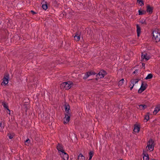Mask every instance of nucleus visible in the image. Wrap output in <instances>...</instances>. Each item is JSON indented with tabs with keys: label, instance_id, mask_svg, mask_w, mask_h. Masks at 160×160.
Listing matches in <instances>:
<instances>
[{
	"label": "nucleus",
	"instance_id": "f257e3e1",
	"mask_svg": "<svg viewBox=\"0 0 160 160\" xmlns=\"http://www.w3.org/2000/svg\"><path fill=\"white\" fill-rule=\"evenodd\" d=\"M152 38L156 42H158L160 40V30L156 29L152 32Z\"/></svg>",
	"mask_w": 160,
	"mask_h": 160
},
{
	"label": "nucleus",
	"instance_id": "f03ea898",
	"mask_svg": "<svg viewBox=\"0 0 160 160\" xmlns=\"http://www.w3.org/2000/svg\"><path fill=\"white\" fill-rule=\"evenodd\" d=\"M72 85V83L71 82H65L61 84V86L66 90H68L71 87Z\"/></svg>",
	"mask_w": 160,
	"mask_h": 160
},
{
	"label": "nucleus",
	"instance_id": "7ed1b4c3",
	"mask_svg": "<svg viewBox=\"0 0 160 160\" xmlns=\"http://www.w3.org/2000/svg\"><path fill=\"white\" fill-rule=\"evenodd\" d=\"M147 148L148 150L152 151L153 150L154 145L152 139H150L148 142Z\"/></svg>",
	"mask_w": 160,
	"mask_h": 160
},
{
	"label": "nucleus",
	"instance_id": "20e7f679",
	"mask_svg": "<svg viewBox=\"0 0 160 160\" xmlns=\"http://www.w3.org/2000/svg\"><path fill=\"white\" fill-rule=\"evenodd\" d=\"M147 86V84L145 83H144L143 81H142L141 87L138 90V92L139 93H141L142 92L146 89Z\"/></svg>",
	"mask_w": 160,
	"mask_h": 160
},
{
	"label": "nucleus",
	"instance_id": "39448f33",
	"mask_svg": "<svg viewBox=\"0 0 160 160\" xmlns=\"http://www.w3.org/2000/svg\"><path fill=\"white\" fill-rule=\"evenodd\" d=\"M106 75V72L103 70H101L97 75L98 78H103Z\"/></svg>",
	"mask_w": 160,
	"mask_h": 160
},
{
	"label": "nucleus",
	"instance_id": "423d86ee",
	"mask_svg": "<svg viewBox=\"0 0 160 160\" xmlns=\"http://www.w3.org/2000/svg\"><path fill=\"white\" fill-rule=\"evenodd\" d=\"M59 155L64 160H67L68 159L69 156L64 151L60 152Z\"/></svg>",
	"mask_w": 160,
	"mask_h": 160
},
{
	"label": "nucleus",
	"instance_id": "0eeeda50",
	"mask_svg": "<svg viewBox=\"0 0 160 160\" xmlns=\"http://www.w3.org/2000/svg\"><path fill=\"white\" fill-rule=\"evenodd\" d=\"M9 75L7 74L5 75L3 79V81L2 84H3L6 85L8 82Z\"/></svg>",
	"mask_w": 160,
	"mask_h": 160
},
{
	"label": "nucleus",
	"instance_id": "6e6552de",
	"mask_svg": "<svg viewBox=\"0 0 160 160\" xmlns=\"http://www.w3.org/2000/svg\"><path fill=\"white\" fill-rule=\"evenodd\" d=\"M70 116L69 113L65 115V116L63 118V123L64 124L68 122L70 120Z\"/></svg>",
	"mask_w": 160,
	"mask_h": 160
},
{
	"label": "nucleus",
	"instance_id": "1a4fd4ad",
	"mask_svg": "<svg viewBox=\"0 0 160 160\" xmlns=\"http://www.w3.org/2000/svg\"><path fill=\"white\" fill-rule=\"evenodd\" d=\"M96 74L95 72L91 71L90 72H87L86 74L84 76L83 78L84 79H86L88 77H89L90 75H95Z\"/></svg>",
	"mask_w": 160,
	"mask_h": 160
},
{
	"label": "nucleus",
	"instance_id": "9d476101",
	"mask_svg": "<svg viewBox=\"0 0 160 160\" xmlns=\"http://www.w3.org/2000/svg\"><path fill=\"white\" fill-rule=\"evenodd\" d=\"M142 58L143 60L147 61L149 59V57L146 53H142Z\"/></svg>",
	"mask_w": 160,
	"mask_h": 160
},
{
	"label": "nucleus",
	"instance_id": "9b49d317",
	"mask_svg": "<svg viewBox=\"0 0 160 160\" xmlns=\"http://www.w3.org/2000/svg\"><path fill=\"white\" fill-rule=\"evenodd\" d=\"M160 111V104L158 105L155 108L153 111V114L156 115L159 111Z\"/></svg>",
	"mask_w": 160,
	"mask_h": 160
},
{
	"label": "nucleus",
	"instance_id": "f8f14e48",
	"mask_svg": "<svg viewBox=\"0 0 160 160\" xmlns=\"http://www.w3.org/2000/svg\"><path fill=\"white\" fill-rule=\"evenodd\" d=\"M57 149L58 151V152L59 154H60V152H62L64 151V150H63L62 146L61 145L58 144L57 146Z\"/></svg>",
	"mask_w": 160,
	"mask_h": 160
},
{
	"label": "nucleus",
	"instance_id": "ddd939ff",
	"mask_svg": "<svg viewBox=\"0 0 160 160\" xmlns=\"http://www.w3.org/2000/svg\"><path fill=\"white\" fill-rule=\"evenodd\" d=\"M137 36L139 37L141 33V28L138 25H137Z\"/></svg>",
	"mask_w": 160,
	"mask_h": 160
},
{
	"label": "nucleus",
	"instance_id": "4468645a",
	"mask_svg": "<svg viewBox=\"0 0 160 160\" xmlns=\"http://www.w3.org/2000/svg\"><path fill=\"white\" fill-rule=\"evenodd\" d=\"M80 39V35L79 33H77L74 37V39L76 41H78Z\"/></svg>",
	"mask_w": 160,
	"mask_h": 160
},
{
	"label": "nucleus",
	"instance_id": "2eb2a0df",
	"mask_svg": "<svg viewBox=\"0 0 160 160\" xmlns=\"http://www.w3.org/2000/svg\"><path fill=\"white\" fill-rule=\"evenodd\" d=\"M137 108L140 110H144L146 108V106L145 105H138Z\"/></svg>",
	"mask_w": 160,
	"mask_h": 160
},
{
	"label": "nucleus",
	"instance_id": "dca6fc26",
	"mask_svg": "<svg viewBox=\"0 0 160 160\" xmlns=\"http://www.w3.org/2000/svg\"><path fill=\"white\" fill-rule=\"evenodd\" d=\"M78 160H85V158L82 154L80 153L78 156Z\"/></svg>",
	"mask_w": 160,
	"mask_h": 160
},
{
	"label": "nucleus",
	"instance_id": "f3484780",
	"mask_svg": "<svg viewBox=\"0 0 160 160\" xmlns=\"http://www.w3.org/2000/svg\"><path fill=\"white\" fill-rule=\"evenodd\" d=\"M152 8L149 5L147 6V12L150 13H152Z\"/></svg>",
	"mask_w": 160,
	"mask_h": 160
},
{
	"label": "nucleus",
	"instance_id": "a211bd4d",
	"mask_svg": "<svg viewBox=\"0 0 160 160\" xmlns=\"http://www.w3.org/2000/svg\"><path fill=\"white\" fill-rule=\"evenodd\" d=\"M2 105L9 112V114H10V111L8 108V106L7 105V104H6L5 102H2Z\"/></svg>",
	"mask_w": 160,
	"mask_h": 160
},
{
	"label": "nucleus",
	"instance_id": "6ab92c4d",
	"mask_svg": "<svg viewBox=\"0 0 160 160\" xmlns=\"http://www.w3.org/2000/svg\"><path fill=\"white\" fill-rule=\"evenodd\" d=\"M139 80L138 79H132L131 81V83H132V85L133 84L134 85L135 84L137 83Z\"/></svg>",
	"mask_w": 160,
	"mask_h": 160
},
{
	"label": "nucleus",
	"instance_id": "aec40b11",
	"mask_svg": "<svg viewBox=\"0 0 160 160\" xmlns=\"http://www.w3.org/2000/svg\"><path fill=\"white\" fill-rule=\"evenodd\" d=\"M149 113H148L147 114L145 115L144 120V122H147L148 120L149 119Z\"/></svg>",
	"mask_w": 160,
	"mask_h": 160
},
{
	"label": "nucleus",
	"instance_id": "412c9836",
	"mask_svg": "<svg viewBox=\"0 0 160 160\" xmlns=\"http://www.w3.org/2000/svg\"><path fill=\"white\" fill-rule=\"evenodd\" d=\"M149 159V157L148 155L147 154H144L143 156V160H148Z\"/></svg>",
	"mask_w": 160,
	"mask_h": 160
},
{
	"label": "nucleus",
	"instance_id": "4be33fe9",
	"mask_svg": "<svg viewBox=\"0 0 160 160\" xmlns=\"http://www.w3.org/2000/svg\"><path fill=\"white\" fill-rule=\"evenodd\" d=\"M140 130L139 127L138 126H135L134 129V131L135 132H138Z\"/></svg>",
	"mask_w": 160,
	"mask_h": 160
},
{
	"label": "nucleus",
	"instance_id": "5701e85b",
	"mask_svg": "<svg viewBox=\"0 0 160 160\" xmlns=\"http://www.w3.org/2000/svg\"><path fill=\"white\" fill-rule=\"evenodd\" d=\"M138 12L139 15H142L145 14L146 13V11L144 10L140 9L138 11Z\"/></svg>",
	"mask_w": 160,
	"mask_h": 160
},
{
	"label": "nucleus",
	"instance_id": "b1692460",
	"mask_svg": "<svg viewBox=\"0 0 160 160\" xmlns=\"http://www.w3.org/2000/svg\"><path fill=\"white\" fill-rule=\"evenodd\" d=\"M124 82V79H122L120 80L119 81L118 83V85L119 86H121L123 84V82Z\"/></svg>",
	"mask_w": 160,
	"mask_h": 160
},
{
	"label": "nucleus",
	"instance_id": "393cba45",
	"mask_svg": "<svg viewBox=\"0 0 160 160\" xmlns=\"http://www.w3.org/2000/svg\"><path fill=\"white\" fill-rule=\"evenodd\" d=\"M152 74H149L146 77L145 79L146 80L150 79L152 78Z\"/></svg>",
	"mask_w": 160,
	"mask_h": 160
},
{
	"label": "nucleus",
	"instance_id": "a878e982",
	"mask_svg": "<svg viewBox=\"0 0 160 160\" xmlns=\"http://www.w3.org/2000/svg\"><path fill=\"white\" fill-rule=\"evenodd\" d=\"M30 143V140L29 138H28L25 142V145L27 146H29Z\"/></svg>",
	"mask_w": 160,
	"mask_h": 160
},
{
	"label": "nucleus",
	"instance_id": "bb28decb",
	"mask_svg": "<svg viewBox=\"0 0 160 160\" xmlns=\"http://www.w3.org/2000/svg\"><path fill=\"white\" fill-rule=\"evenodd\" d=\"M4 127V125L2 122H0V131H2V129Z\"/></svg>",
	"mask_w": 160,
	"mask_h": 160
},
{
	"label": "nucleus",
	"instance_id": "cd10ccee",
	"mask_svg": "<svg viewBox=\"0 0 160 160\" xmlns=\"http://www.w3.org/2000/svg\"><path fill=\"white\" fill-rule=\"evenodd\" d=\"M42 7L45 10H46L48 8V6L47 4H42Z\"/></svg>",
	"mask_w": 160,
	"mask_h": 160
},
{
	"label": "nucleus",
	"instance_id": "c85d7f7f",
	"mask_svg": "<svg viewBox=\"0 0 160 160\" xmlns=\"http://www.w3.org/2000/svg\"><path fill=\"white\" fill-rule=\"evenodd\" d=\"M137 2H138V4L140 5V6H142L143 5V3L142 0H138Z\"/></svg>",
	"mask_w": 160,
	"mask_h": 160
},
{
	"label": "nucleus",
	"instance_id": "c756f323",
	"mask_svg": "<svg viewBox=\"0 0 160 160\" xmlns=\"http://www.w3.org/2000/svg\"><path fill=\"white\" fill-rule=\"evenodd\" d=\"M94 152L92 151H90L89 152V157H92L93 155Z\"/></svg>",
	"mask_w": 160,
	"mask_h": 160
},
{
	"label": "nucleus",
	"instance_id": "7c9ffc66",
	"mask_svg": "<svg viewBox=\"0 0 160 160\" xmlns=\"http://www.w3.org/2000/svg\"><path fill=\"white\" fill-rule=\"evenodd\" d=\"M140 22L142 24H147L145 20H144V19H142L140 21Z\"/></svg>",
	"mask_w": 160,
	"mask_h": 160
},
{
	"label": "nucleus",
	"instance_id": "2f4dec72",
	"mask_svg": "<svg viewBox=\"0 0 160 160\" xmlns=\"http://www.w3.org/2000/svg\"><path fill=\"white\" fill-rule=\"evenodd\" d=\"M69 108H68L67 106H65V111L67 113V114L69 113H68L69 111Z\"/></svg>",
	"mask_w": 160,
	"mask_h": 160
},
{
	"label": "nucleus",
	"instance_id": "473e14b6",
	"mask_svg": "<svg viewBox=\"0 0 160 160\" xmlns=\"http://www.w3.org/2000/svg\"><path fill=\"white\" fill-rule=\"evenodd\" d=\"M8 136L10 139H11L13 138L14 135L11 134H9L8 135Z\"/></svg>",
	"mask_w": 160,
	"mask_h": 160
},
{
	"label": "nucleus",
	"instance_id": "72a5a7b5",
	"mask_svg": "<svg viewBox=\"0 0 160 160\" xmlns=\"http://www.w3.org/2000/svg\"><path fill=\"white\" fill-rule=\"evenodd\" d=\"M31 13H32V14L33 15L36 14V12H34L33 11H32V10L31 11Z\"/></svg>",
	"mask_w": 160,
	"mask_h": 160
},
{
	"label": "nucleus",
	"instance_id": "f704fd0d",
	"mask_svg": "<svg viewBox=\"0 0 160 160\" xmlns=\"http://www.w3.org/2000/svg\"><path fill=\"white\" fill-rule=\"evenodd\" d=\"M134 86V85H133H133H132V86L131 87H130L131 90L133 88Z\"/></svg>",
	"mask_w": 160,
	"mask_h": 160
},
{
	"label": "nucleus",
	"instance_id": "c9c22d12",
	"mask_svg": "<svg viewBox=\"0 0 160 160\" xmlns=\"http://www.w3.org/2000/svg\"><path fill=\"white\" fill-rule=\"evenodd\" d=\"M142 66L143 67H145V64L144 63H142Z\"/></svg>",
	"mask_w": 160,
	"mask_h": 160
},
{
	"label": "nucleus",
	"instance_id": "e433bc0d",
	"mask_svg": "<svg viewBox=\"0 0 160 160\" xmlns=\"http://www.w3.org/2000/svg\"><path fill=\"white\" fill-rule=\"evenodd\" d=\"M92 157H89V158L88 160H91L92 159Z\"/></svg>",
	"mask_w": 160,
	"mask_h": 160
},
{
	"label": "nucleus",
	"instance_id": "4c0bfd02",
	"mask_svg": "<svg viewBox=\"0 0 160 160\" xmlns=\"http://www.w3.org/2000/svg\"><path fill=\"white\" fill-rule=\"evenodd\" d=\"M137 72V70H135V71H134L133 72V73H136V72Z\"/></svg>",
	"mask_w": 160,
	"mask_h": 160
},
{
	"label": "nucleus",
	"instance_id": "58836bf2",
	"mask_svg": "<svg viewBox=\"0 0 160 160\" xmlns=\"http://www.w3.org/2000/svg\"><path fill=\"white\" fill-rule=\"evenodd\" d=\"M132 83H131V84H130V87H131L132 86Z\"/></svg>",
	"mask_w": 160,
	"mask_h": 160
},
{
	"label": "nucleus",
	"instance_id": "ea45409f",
	"mask_svg": "<svg viewBox=\"0 0 160 160\" xmlns=\"http://www.w3.org/2000/svg\"><path fill=\"white\" fill-rule=\"evenodd\" d=\"M155 160V159H153V160Z\"/></svg>",
	"mask_w": 160,
	"mask_h": 160
},
{
	"label": "nucleus",
	"instance_id": "a19ab883",
	"mask_svg": "<svg viewBox=\"0 0 160 160\" xmlns=\"http://www.w3.org/2000/svg\"><path fill=\"white\" fill-rule=\"evenodd\" d=\"M120 160H122V159H121Z\"/></svg>",
	"mask_w": 160,
	"mask_h": 160
}]
</instances>
